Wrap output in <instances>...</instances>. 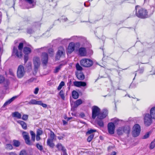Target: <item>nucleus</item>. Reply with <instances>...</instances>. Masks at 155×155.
<instances>
[{"label": "nucleus", "instance_id": "f257e3e1", "mask_svg": "<svg viewBox=\"0 0 155 155\" xmlns=\"http://www.w3.org/2000/svg\"><path fill=\"white\" fill-rule=\"evenodd\" d=\"M136 15L138 17L141 18H145L151 15L154 11V7H150V9L148 10L147 11L144 8H141L138 6H136Z\"/></svg>", "mask_w": 155, "mask_h": 155}, {"label": "nucleus", "instance_id": "f03ea898", "mask_svg": "<svg viewBox=\"0 0 155 155\" xmlns=\"http://www.w3.org/2000/svg\"><path fill=\"white\" fill-rule=\"evenodd\" d=\"M92 118L94 119L97 117L98 119H103L104 118L107 114V110H105L101 112L100 109L96 106H93L92 108Z\"/></svg>", "mask_w": 155, "mask_h": 155}, {"label": "nucleus", "instance_id": "7ed1b4c3", "mask_svg": "<svg viewBox=\"0 0 155 155\" xmlns=\"http://www.w3.org/2000/svg\"><path fill=\"white\" fill-rule=\"evenodd\" d=\"M23 47V43H20L18 46V51L17 48L14 47L12 51V55L18 58H21L22 56L21 52Z\"/></svg>", "mask_w": 155, "mask_h": 155}, {"label": "nucleus", "instance_id": "20e7f679", "mask_svg": "<svg viewBox=\"0 0 155 155\" xmlns=\"http://www.w3.org/2000/svg\"><path fill=\"white\" fill-rule=\"evenodd\" d=\"M130 131V127L127 126L119 127L116 130L117 134L119 135H122L124 133L128 134Z\"/></svg>", "mask_w": 155, "mask_h": 155}, {"label": "nucleus", "instance_id": "39448f33", "mask_svg": "<svg viewBox=\"0 0 155 155\" xmlns=\"http://www.w3.org/2000/svg\"><path fill=\"white\" fill-rule=\"evenodd\" d=\"M81 65L84 67H90L93 64L92 60L88 58H84L81 60L80 61Z\"/></svg>", "mask_w": 155, "mask_h": 155}, {"label": "nucleus", "instance_id": "423d86ee", "mask_svg": "<svg viewBox=\"0 0 155 155\" xmlns=\"http://www.w3.org/2000/svg\"><path fill=\"white\" fill-rule=\"evenodd\" d=\"M144 123L145 125L148 127L150 126L153 122V118L150 116V114L146 113L143 115Z\"/></svg>", "mask_w": 155, "mask_h": 155}, {"label": "nucleus", "instance_id": "0eeeda50", "mask_svg": "<svg viewBox=\"0 0 155 155\" xmlns=\"http://www.w3.org/2000/svg\"><path fill=\"white\" fill-rule=\"evenodd\" d=\"M140 126L138 124H135L133 128L132 135L135 137H137L140 134Z\"/></svg>", "mask_w": 155, "mask_h": 155}, {"label": "nucleus", "instance_id": "6e6552de", "mask_svg": "<svg viewBox=\"0 0 155 155\" xmlns=\"http://www.w3.org/2000/svg\"><path fill=\"white\" fill-rule=\"evenodd\" d=\"M33 63L34 66L35 71L36 72L41 64L40 58L37 56L34 57L33 58Z\"/></svg>", "mask_w": 155, "mask_h": 155}, {"label": "nucleus", "instance_id": "1a4fd4ad", "mask_svg": "<svg viewBox=\"0 0 155 155\" xmlns=\"http://www.w3.org/2000/svg\"><path fill=\"white\" fill-rule=\"evenodd\" d=\"M25 71L24 66L21 65H19L18 68L17 75L18 78H21L25 75Z\"/></svg>", "mask_w": 155, "mask_h": 155}, {"label": "nucleus", "instance_id": "9d476101", "mask_svg": "<svg viewBox=\"0 0 155 155\" xmlns=\"http://www.w3.org/2000/svg\"><path fill=\"white\" fill-rule=\"evenodd\" d=\"M65 54V51L64 48L62 46L59 47L58 48L56 59H59L61 57L64 56Z\"/></svg>", "mask_w": 155, "mask_h": 155}, {"label": "nucleus", "instance_id": "9b49d317", "mask_svg": "<svg viewBox=\"0 0 155 155\" xmlns=\"http://www.w3.org/2000/svg\"><path fill=\"white\" fill-rule=\"evenodd\" d=\"M71 110L73 112L71 113V114L72 115L76 116L77 115V113H75L74 112L77 110L78 107V100L74 101L71 99Z\"/></svg>", "mask_w": 155, "mask_h": 155}, {"label": "nucleus", "instance_id": "f8f14e48", "mask_svg": "<svg viewBox=\"0 0 155 155\" xmlns=\"http://www.w3.org/2000/svg\"><path fill=\"white\" fill-rule=\"evenodd\" d=\"M115 128V125L113 122L108 123L107 124V129L109 134H114Z\"/></svg>", "mask_w": 155, "mask_h": 155}, {"label": "nucleus", "instance_id": "ddd939ff", "mask_svg": "<svg viewBox=\"0 0 155 155\" xmlns=\"http://www.w3.org/2000/svg\"><path fill=\"white\" fill-rule=\"evenodd\" d=\"M37 51L41 52L43 51H48V52L49 54V55L52 56L54 54V50L52 48H50L48 49L47 47H43L40 48L38 49L37 50Z\"/></svg>", "mask_w": 155, "mask_h": 155}, {"label": "nucleus", "instance_id": "4468645a", "mask_svg": "<svg viewBox=\"0 0 155 155\" xmlns=\"http://www.w3.org/2000/svg\"><path fill=\"white\" fill-rule=\"evenodd\" d=\"M41 52H42L41 57L42 63L43 64L46 65L48 61V55L45 51H41Z\"/></svg>", "mask_w": 155, "mask_h": 155}, {"label": "nucleus", "instance_id": "2eb2a0df", "mask_svg": "<svg viewBox=\"0 0 155 155\" xmlns=\"http://www.w3.org/2000/svg\"><path fill=\"white\" fill-rule=\"evenodd\" d=\"M78 52L81 56L84 57L87 56V51L84 48H80L78 50Z\"/></svg>", "mask_w": 155, "mask_h": 155}, {"label": "nucleus", "instance_id": "dca6fc26", "mask_svg": "<svg viewBox=\"0 0 155 155\" xmlns=\"http://www.w3.org/2000/svg\"><path fill=\"white\" fill-rule=\"evenodd\" d=\"M4 82V86L6 89L8 86L9 82V81L7 80H5V78L2 75H0V84Z\"/></svg>", "mask_w": 155, "mask_h": 155}, {"label": "nucleus", "instance_id": "f3484780", "mask_svg": "<svg viewBox=\"0 0 155 155\" xmlns=\"http://www.w3.org/2000/svg\"><path fill=\"white\" fill-rule=\"evenodd\" d=\"M23 135L26 143L28 145H31V143L30 142L29 139L30 138L28 133L26 132H23Z\"/></svg>", "mask_w": 155, "mask_h": 155}, {"label": "nucleus", "instance_id": "a211bd4d", "mask_svg": "<svg viewBox=\"0 0 155 155\" xmlns=\"http://www.w3.org/2000/svg\"><path fill=\"white\" fill-rule=\"evenodd\" d=\"M26 2L28 3L29 5V6L28 8H33L36 5V0H25Z\"/></svg>", "mask_w": 155, "mask_h": 155}, {"label": "nucleus", "instance_id": "6ab92c4d", "mask_svg": "<svg viewBox=\"0 0 155 155\" xmlns=\"http://www.w3.org/2000/svg\"><path fill=\"white\" fill-rule=\"evenodd\" d=\"M74 44L73 42L70 43L68 48V52L69 53H71L74 50Z\"/></svg>", "mask_w": 155, "mask_h": 155}, {"label": "nucleus", "instance_id": "aec40b11", "mask_svg": "<svg viewBox=\"0 0 155 155\" xmlns=\"http://www.w3.org/2000/svg\"><path fill=\"white\" fill-rule=\"evenodd\" d=\"M23 53L25 55H28L31 51V48L28 47H24L23 48Z\"/></svg>", "mask_w": 155, "mask_h": 155}, {"label": "nucleus", "instance_id": "412c9836", "mask_svg": "<svg viewBox=\"0 0 155 155\" xmlns=\"http://www.w3.org/2000/svg\"><path fill=\"white\" fill-rule=\"evenodd\" d=\"M17 96H14L7 101L4 104L3 106L5 107L7 105L10 104L12 101H13L15 99L17 98Z\"/></svg>", "mask_w": 155, "mask_h": 155}, {"label": "nucleus", "instance_id": "4be33fe9", "mask_svg": "<svg viewBox=\"0 0 155 155\" xmlns=\"http://www.w3.org/2000/svg\"><path fill=\"white\" fill-rule=\"evenodd\" d=\"M17 122L20 124L23 129L26 130L27 129V125L25 122L20 120L17 121Z\"/></svg>", "mask_w": 155, "mask_h": 155}, {"label": "nucleus", "instance_id": "5701e85b", "mask_svg": "<svg viewBox=\"0 0 155 155\" xmlns=\"http://www.w3.org/2000/svg\"><path fill=\"white\" fill-rule=\"evenodd\" d=\"M150 115L151 117L155 119V107H152L150 110Z\"/></svg>", "mask_w": 155, "mask_h": 155}, {"label": "nucleus", "instance_id": "b1692460", "mask_svg": "<svg viewBox=\"0 0 155 155\" xmlns=\"http://www.w3.org/2000/svg\"><path fill=\"white\" fill-rule=\"evenodd\" d=\"M53 140L51 139H48L47 141V145L51 148H53L54 146V144L53 143Z\"/></svg>", "mask_w": 155, "mask_h": 155}, {"label": "nucleus", "instance_id": "393cba45", "mask_svg": "<svg viewBox=\"0 0 155 155\" xmlns=\"http://www.w3.org/2000/svg\"><path fill=\"white\" fill-rule=\"evenodd\" d=\"M39 101H37L34 99H32L28 102V104L30 105H38Z\"/></svg>", "mask_w": 155, "mask_h": 155}, {"label": "nucleus", "instance_id": "a878e982", "mask_svg": "<svg viewBox=\"0 0 155 155\" xmlns=\"http://www.w3.org/2000/svg\"><path fill=\"white\" fill-rule=\"evenodd\" d=\"M67 62H63V63H61L60 65L58 67H56L55 70L54 71V72L55 73H57L60 70V69L61 68L62 66L65 65L66 64Z\"/></svg>", "mask_w": 155, "mask_h": 155}, {"label": "nucleus", "instance_id": "bb28decb", "mask_svg": "<svg viewBox=\"0 0 155 155\" xmlns=\"http://www.w3.org/2000/svg\"><path fill=\"white\" fill-rule=\"evenodd\" d=\"M12 117H16L18 119H20L21 118V115L18 112H14L12 114Z\"/></svg>", "mask_w": 155, "mask_h": 155}, {"label": "nucleus", "instance_id": "cd10ccee", "mask_svg": "<svg viewBox=\"0 0 155 155\" xmlns=\"http://www.w3.org/2000/svg\"><path fill=\"white\" fill-rule=\"evenodd\" d=\"M85 78V76L83 73L81 71H78V79L81 80H83Z\"/></svg>", "mask_w": 155, "mask_h": 155}, {"label": "nucleus", "instance_id": "c85d7f7f", "mask_svg": "<svg viewBox=\"0 0 155 155\" xmlns=\"http://www.w3.org/2000/svg\"><path fill=\"white\" fill-rule=\"evenodd\" d=\"M102 120L98 119V118H97L96 120L97 124L101 127H103L104 126V123Z\"/></svg>", "mask_w": 155, "mask_h": 155}, {"label": "nucleus", "instance_id": "c756f323", "mask_svg": "<svg viewBox=\"0 0 155 155\" xmlns=\"http://www.w3.org/2000/svg\"><path fill=\"white\" fill-rule=\"evenodd\" d=\"M13 145L15 147H18L20 145V143L18 140H14L13 141Z\"/></svg>", "mask_w": 155, "mask_h": 155}, {"label": "nucleus", "instance_id": "7c9ffc66", "mask_svg": "<svg viewBox=\"0 0 155 155\" xmlns=\"http://www.w3.org/2000/svg\"><path fill=\"white\" fill-rule=\"evenodd\" d=\"M111 120L113 122L114 124L116 125L118 124H119V122L121 120L117 118H114L111 119Z\"/></svg>", "mask_w": 155, "mask_h": 155}, {"label": "nucleus", "instance_id": "2f4dec72", "mask_svg": "<svg viewBox=\"0 0 155 155\" xmlns=\"http://www.w3.org/2000/svg\"><path fill=\"white\" fill-rule=\"evenodd\" d=\"M72 96L74 99H77L78 98V92L75 91H73L72 93Z\"/></svg>", "mask_w": 155, "mask_h": 155}, {"label": "nucleus", "instance_id": "473e14b6", "mask_svg": "<svg viewBox=\"0 0 155 155\" xmlns=\"http://www.w3.org/2000/svg\"><path fill=\"white\" fill-rule=\"evenodd\" d=\"M87 84L85 82L80 81H78V87H84Z\"/></svg>", "mask_w": 155, "mask_h": 155}, {"label": "nucleus", "instance_id": "72a5a7b5", "mask_svg": "<svg viewBox=\"0 0 155 155\" xmlns=\"http://www.w3.org/2000/svg\"><path fill=\"white\" fill-rule=\"evenodd\" d=\"M56 147L59 150H61L62 151L63 150L64 151L65 149L61 143L58 144L56 145Z\"/></svg>", "mask_w": 155, "mask_h": 155}, {"label": "nucleus", "instance_id": "f704fd0d", "mask_svg": "<svg viewBox=\"0 0 155 155\" xmlns=\"http://www.w3.org/2000/svg\"><path fill=\"white\" fill-rule=\"evenodd\" d=\"M59 95L63 100H65L64 93L63 90H61L60 91L59 93Z\"/></svg>", "mask_w": 155, "mask_h": 155}, {"label": "nucleus", "instance_id": "c9c22d12", "mask_svg": "<svg viewBox=\"0 0 155 155\" xmlns=\"http://www.w3.org/2000/svg\"><path fill=\"white\" fill-rule=\"evenodd\" d=\"M30 133L31 136V140L33 141H34L35 137V134L32 131H30Z\"/></svg>", "mask_w": 155, "mask_h": 155}, {"label": "nucleus", "instance_id": "e433bc0d", "mask_svg": "<svg viewBox=\"0 0 155 155\" xmlns=\"http://www.w3.org/2000/svg\"><path fill=\"white\" fill-rule=\"evenodd\" d=\"M58 20H59L60 21L65 22L67 21L68 20L67 18L64 16H62Z\"/></svg>", "mask_w": 155, "mask_h": 155}, {"label": "nucleus", "instance_id": "4c0bfd02", "mask_svg": "<svg viewBox=\"0 0 155 155\" xmlns=\"http://www.w3.org/2000/svg\"><path fill=\"white\" fill-rule=\"evenodd\" d=\"M5 148L9 150H11L13 149V146L12 145L10 144H6L5 146Z\"/></svg>", "mask_w": 155, "mask_h": 155}, {"label": "nucleus", "instance_id": "58836bf2", "mask_svg": "<svg viewBox=\"0 0 155 155\" xmlns=\"http://www.w3.org/2000/svg\"><path fill=\"white\" fill-rule=\"evenodd\" d=\"M55 134L52 131H51L50 138H48V139H51L52 140H54V138L55 137Z\"/></svg>", "mask_w": 155, "mask_h": 155}, {"label": "nucleus", "instance_id": "ea45409f", "mask_svg": "<svg viewBox=\"0 0 155 155\" xmlns=\"http://www.w3.org/2000/svg\"><path fill=\"white\" fill-rule=\"evenodd\" d=\"M65 84H64V82L62 81H61L60 83V84L58 86V90H60L61 88H62V87L64 86Z\"/></svg>", "mask_w": 155, "mask_h": 155}, {"label": "nucleus", "instance_id": "a19ab883", "mask_svg": "<svg viewBox=\"0 0 155 155\" xmlns=\"http://www.w3.org/2000/svg\"><path fill=\"white\" fill-rule=\"evenodd\" d=\"M94 137V135L93 134H91L87 138V140L88 142H90L91 141Z\"/></svg>", "mask_w": 155, "mask_h": 155}, {"label": "nucleus", "instance_id": "79ce46f5", "mask_svg": "<svg viewBox=\"0 0 155 155\" xmlns=\"http://www.w3.org/2000/svg\"><path fill=\"white\" fill-rule=\"evenodd\" d=\"M155 147V143L152 141L149 145V148L150 149H153Z\"/></svg>", "mask_w": 155, "mask_h": 155}, {"label": "nucleus", "instance_id": "37998d69", "mask_svg": "<svg viewBox=\"0 0 155 155\" xmlns=\"http://www.w3.org/2000/svg\"><path fill=\"white\" fill-rule=\"evenodd\" d=\"M78 40L80 41V42H84L85 41V38L81 36L78 37Z\"/></svg>", "mask_w": 155, "mask_h": 155}, {"label": "nucleus", "instance_id": "c03bdc74", "mask_svg": "<svg viewBox=\"0 0 155 155\" xmlns=\"http://www.w3.org/2000/svg\"><path fill=\"white\" fill-rule=\"evenodd\" d=\"M85 103V101L84 99H78V105Z\"/></svg>", "mask_w": 155, "mask_h": 155}, {"label": "nucleus", "instance_id": "a18cd8bd", "mask_svg": "<svg viewBox=\"0 0 155 155\" xmlns=\"http://www.w3.org/2000/svg\"><path fill=\"white\" fill-rule=\"evenodd\" d=\"M96 131V130H95L91 129L89 130H88V131L87 132L86 134L87 135L89 134H92Z\"/></svg>", "mask_w": 155, "mask_h": 155}, {"label": "nucleus", "instance_id": "49530a36", "mask_svg": "<svg viewBox=\"0 0 155 155\" xmlns=\"http://www.w3.org/2000/svg\"><path fill=\"white\" fill-rule=\"evenodd\" d=\"M19 155H27V153L25 150H22L20 153Z\"/></svg>", "mask_w": 155, "mask_h": 155}, {"label": "nucleus", "instance_id": "de8ad7c7", "mask_svg": "<svg viewBox=\"0 0 155 155\" xmlns=\"http://www.w3.org/2000/svg\"><path fill=\"white\" fill-rule=\"evenodd\" d=\"M150 135V132H148L146 133L145 135L143 136V139H146L149 137Z\"/></svg>", "mask_w": 155, "mask_h": 155}, {"label": "nucleus", "instance_id": "09e8293b", "mask_svg": "<svg viewBox=\"0 0 155 155\" xmlns=\"http://www.w3.org/2000/svg\"><path fill=\"white\" fill-rule=\"evenodd\" d=\"M38 105H41L45 108H46L47 107V105L46 104L43 103L41 101H39Z\"/></svg>", "mask_w": 155, "mask_h": 155}, {"label": "nucleus", "instance_id": "8fccbe9b", "mask_svg": "<svg viewBox=\"0 0 155 155\" xmlns=\"http://www.w3.org/2000/svg\"><path fill=\"white\" fill-rule=\"evenodd\" d=\"M36 147L38 149L40 150H42L43 149L42 146L39 144H36Z\"/></svg>", "mask_w": 155, "mask_h": 155}, {"label": "nucleus", "instance_id": "3c124183", "mask_svg": "<svg viewBox=\"0 0 155 155\" xmlns=\"http://www.w3.org/2000/svg\"><path fill=\"white\" fill-rule=\"evenodd\" d=\"M79 117L82 118H85V115L83 112H81L80 113Z\"/></svg>", "mask_w": 155, "mask_h": 155}, {"label": "nucleus", "instance_id": "603ef678", "mask_svg": "<svg viewBox=\"0 0 155 155\" xmlns=\"http://www.w3.org/2000/svg\"><path fill=\"white\" fill-rule=\"evenodd\" d=\"M42 133V131L40 129H38L37 131V135H40Z\"/></svg>", "mask_w": 155, "mask_h": 155}, {"label": "nucleus", "instance_id": "864d4df0", "mask_svg": "<svg viewBox=\"0 0 155 155\" xmlns=\"http://www.w3.org/2000/svg\"><path fill=\"white\" fill-rule=\"evenodd\" d=\"M28 59V55H25L24 56V61L25 63H26Z\"/></svg>", "mask_w": 155, "mask_h": 155}, {"label": "nucleus", "instance_id": "5fc2aeb1", "mask_svg": "<svg viewBox=\"0 0 155 155\" xmlns=\"http://www.w3.org/2000/svg\"><path fill=\"white\" fill-rule=\"evenodd\" d=\"M28 116L27 115H23L22 117V119L24 120H26L28 118Z\"/></svg>", "mask_w": 155, "mask_h": 155}, {"label": "nucleus", "instance_id": "6e6d98bb", "mask_svg": "<svg viewBox=\"0 0 155 155\" xmlns=\"http://www.w3.org/2000/svg\"><path fill=\"white\" fill-rule=\"evenodd\" d=\"M27 32L29 34H31L33 32V31L31 28H29L28 29Z\"/></svg>", "mask_w": 155, "mask_h": 155}, {"label": "nucleus", "instance_id": "4d7b16f0", "mask_svg": "<svg viewBox=\"0 0 155 155\" xmlns=\"http://www.w3.org/2000/svg\"><path fill=\"white\" fill-rule=\"evenodd\" d=\"M38 91H39V89L37 87V88H36L35 90V91H34V93L35 94H37L38 93Z\"/></svg>", "mask_w": 155, "mask_h": 155}, {"label": "nucleus", "instance_id": "13d9d810", "mask_svg": "<svg viewBox=\"0 0 155 155\" xmlns=\"http://www.w3.org/2000/svg\"><path fill=\"white\" fill-rule=\"evenodd\" d=\"M82 68L81 66L78 63V71H81L82 70Z\"/></svg>", "mask_w": 155, "mask_h": 155}, {"label": "nucleus", "instance_id": "bf43d9fd", "mask_svg": "<svg viewBox=\"0 0 155 155\" xmlns=\"http://www.w3.org/2000/svg\"><path fill=\"white\" fill-rule=\"evenodd\" d=\"M40 135H36V140L37 141H38V140H40Z\"/></svg>", "mask_w": 155, "mask_h": 155}, {"label": "nucleus", "instance_id": "052dcab7", "mask_svg": "<svg viewBox=\"0 0 155 155\" xmlns=\"http://www.w3.org/2000/svg\"><path fill=\"white\" fill-rule=\"evenodd\" d=\"M9 74L10 75L13 76L14 75V73L11 70H9Z\"/></svg>", "mask_w": 155, "mask_h": 155}, {"label": "nucleus", "instance_id": "680f3d73", "mask_svg": "<svg viewBox=\"0 0 155 155\" xmlns=\"http://www.w3.org/2000/svg\"><path fill=\"white\" fill-rule=\"evenodd\" d=\"M63 153L62 155H68L66 153V150L65 149L64 150H63Z\"/></svg>", "mask_w": 155, "mask_h": 155}, {"label": "nucleus", "instance_id": "e2e57ef3", "mask_svg": "<svg viewBox=\"0 0 155 155\" xmlns=\"http://www.w3.org/2000/svg\"><path fill=\"white\" fill-rule=\"evenodd\" d=\"M9 155H17V154L14 152H11L9 153Z\"/></svg>", "mask_w": 155, "mask_h": 155}, {"label": "nucleus", "instance_id": "0e129e2a", "mask_svg": "<svg viewBox=\"0 0 155 155\" xmlns=\"http://www.w3.org/2000/svg\"><path fill=\"white\" fill-rule=\"evenodd\" d=\"M63 124L64 125H65L67 124V122L64 120H63Z\"/></svg>", "mask_w": 155, "mask_h": 155}, {"label": "nucleus", "instance_id": "69168bd1", "mask_svg": "<svg viewBox=\"0 0 155 155\" xmlns=\"http://www.w3.org/2000/svg\"><path fill=\"white\" fill-rule=\"evenodd\" d=\"M74 86L78 87V81H75L74 82Z\"/></svg>", "mask_w": 155, "mask_h": 155}, {"label": "nucleus", "instance_id": "338daca9", "mask_svg": "<svg viewBox=\"0 0 155 155\" xmlns=\"http://www.w3.org/2000/svg\"><path fill=\"white\" fill-rule=\"evenodd\" d=\"M58 138L59 140H62L63 139V136H60V137H58Z\"/></svg>", "mask_w": 155, "mask_h": 155}, {"label": "nucleus", "instance_id": "774afa93", "mask_svg": "<svg viewBox=\"0 0 155 155\" xmlns=\"http://www.w3.org/2000/svg\"><path fill=\"white\" fill-rule=\"evenodd\" d=\"M116 153L115 151H113L111 153L110 155H116Z\"/></svg>", "mask_w": 155, "mask_h": 155}]
</instances>
